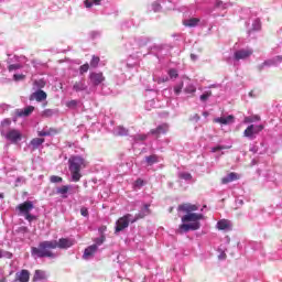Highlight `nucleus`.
<instances>
[{
	"label": "nucleus",
	"instance_id": "f257e3e1",
	"mask_svg": "<svg viewBox=\"0 0 282 282\" xmlns=\"http://www.w3.org/2000/svg\"><path fill=\"white\" fill-rule=\"evenodd\" d=\"M76 243L75 239L72 238H61L57 240H45L39 243L37 247L31 248V254L34 259H56L58 253H54L52 250L59 248L61 250H67Z\"/></svg>",
	"mask_w": 282,
	"mask_h": 282
},
{
	"label": "nucleus",
	"instance_id": "f03ea898",
	"mask_svg": "<svg viewBox=\"0 0 282 282\" xmlns=\"http://www.w3.org/2000/svg\"><path fill=\"white\" fill-rule=\"evenodd\" d=\"M177 210L187 213L182 217V225L180 226L181 232H191V230H199L202 228V219H205L204 214H197L195 210H199V206L193 204L180 205Z\"/></svg>",
	"mask_w": 282,
	"mask_h": 282
},
{
	"label": "nucleus",
	"instance_id": "7ed1b4c3",
	"mask_svg": "<svg viewBox=\"0 0 282 282\" xmlns=\"http://www.w3.org/2000/svg\"><path fill=\"white\" fill-rule=\"evenodd\" d=\"M86 167H87V161H85L83 156L80 155L70 156L68 160V169L70 171L72 182H80V177H83V174H80V170Z\"/></svg>",
	"mask_w": 282,
	"mask_h": 282
},
{
	"label": "nucleus",
	"instance_id": "20e7f679",
	"mask_svg": "<svg viewBox=\"0 0 282 282\" xmlns=\"http://www.w3.org/2000/svg\"><path fill=\"white\" fill-rule=\"evenodd\" d=\"M17 209L19 210L20 215L26 219V221H34L36 216L30 214L34 210V203L32 200H26L20 205H18Z\"/></svg>",
	"mask_w": 282,
	"mask_h": 282
},
{
	"label": "nucleus",
	"instance_id": "39448f33",
	"mask_svg": "<svg viewBox=\"0 0 282 282\" xmlns=\"http://www.w3.org/2000/svg\"><path fill=\"white\" fill-rule=\"evenodd\" d=\"M0 133L11 144H19V142L23 140V133H21L18 129H10L7 132L1 130Z\"/></svg>",
	"mask_w": 282,
	"mask_h": 282
},
{
	"label": "nucleus",
	"instance_id": "423d86ee",
	"mask_svg": "<svg viewBox=\"0 0 282 282\" xmlns=\"http://www.w3.org/2000/svg\"><path fill=\"white\" fill-rule=\"evenodd\" d=\"M264 129L263 124H250L245 131L243 137L248 138L249 140H254L257 138V134L261 133V131Z\"/></svg>",
	"mask_w": 282,
	"mask_h": 282
},
{
	"label": "nucleus",
	"instance_id": "0eeeda50",
	"mask_svg": "<svg viewBox=\"0 0 282 282\" xmlns=\"http://www.w3.org/2000/svg\"><path fill=\"white\" fill-rule=\"evenodd\" d=\"M131 219H133V215L131 214H126L123 217L119 218L117 220L116 232H122L124 228H129V224H131Z\"/></svg>",
	"mask_w": 282,
	"mask_h": 282
},
{
	"label": "nucleus",
	"instance_id": "6e6552de",
	"mask_svg": "<svg viewBox=\"0 0 282 282\" xmlns=\"http://www.w3.org/2000/svg\"><path fill=\"white\" fill-rule=\"evenodd\" d=\"M78 193L80 191V186L78 185H63L57 188V195H62L64 199H67V193Z\"/></svg>",
	"mask_w": 282,
	"mask_h": 282
},
{
	"label": "nucleus",
	"instance_id": "1a4fd4ad",
	"mask_svg": "<svg viewBox=\"0 0 282 282\" xmlns=\"http://www.w3.org/2000/svg\"><path fill=\"white\" fill-rule=\"evenodd\" d=\"M252 54V48H241L234 53V58L235 61H246V58H250Z\"/></svg>",
	"mask_w": 282,
	"mask_h": 282
},
{
	"label": "nucleus",
	"instance_id": "9d476101",
	"mask_svg": "<svg viewBox=\"0 0 282 282\" xmlns=\"http://www.w3.org/2000/svg\"><path fill=\"white\" fill-rule=\"evenodd\" d=\"M89 80L94 87H98V85H102V83H105L106 78L102 73L93 72L89 74Z\"/></svg>",
	"mask_w": 282,
	"mask_h": 282
},
{
	"label": "nucleus",
	"instance_id": "9b49d317",
	"mask_svg": "<svg viewBox=\"0 0 282 282\" xmlns=\"http://www.w3.org/2000/svg\"><path fill=\"white\" fill-rule=\"evenodd\" d=\"M282 56L273 57L272 59L264 61L261 65L258 66L259 72H262L263 67H276L281 65Z\"/></svg>",
	"mask_w": 282,
	"mask_h": 282
},
{
	"label": "nucleus",
	"instance_id": "f8f14e48",
	"mask_svg": "<svg viewBox=\"0 0 282 282\" xmlns=\"http://www.w3.org/2000/svg\"><path fill=\"white\" fill-rule=\"evenodd\" d=\"M150 206L151 205L145 204L143 206V208L138 214L132 216L131 224H135V221H138L139 219H144V217H147V215H151V209H149Z\"/></svg>",
	"mask_w": 282,
	"mask_h": 282
},
{
	"label": "nucleus",
	"instance_id": "ddd939ff",
	"mask_svg": "<svg viewBox=\"0 0 282 282\" xmlns=\"http://www.w3.org/2000/svg\"><path fill=\"white\" fill-rule=\"evenodd\" d=\"M214 122L216 124H221V126H228V124H235V116L229 115V116H223V117H217L214 119Z\"/></svg>",
	"mask_w": 282,
	"mask_h": 282
},
{
	"label": "nucleus",
	"instance_id": "4468645a",
	"mask_svg": "<svg viewBox=\"0 0 282 282\" xmlns=\"http://www.w3.org/2000/svg\"><path fill=\"white\" fill-rule=\"evenodd\" d=\"M73 91H76L77 94L80 91H89V86H87V82L82 78L73 84Z\"/></svg>",
	"mask_w": 282,
	"mask_h": 282
},
{
	"label": "nucleus",
	"instance_id": "2eb2a0df",
	"mask_svg": "<svg viewBox=\"0 0 282 282\" xmlns=\"http://www.w3.org/2000/svg\"><path fill=\"white\" fill-rule=\"evenodd\" d=\"M216 228L218 230H225V232H228L232 230V223L228 219H220L217 221Z\"/></svg>",
	"mask_w": 282,
	"mask_h": 282
},
{
	"label": "nucleus",
	"instance_id": "dca6fc26",
	"mask_svg": "<svg viewBox=\"0 0 282 282\" xmlns=\"http://www.w3.org/2000/svg\"><path fill=\"white\" fill-rule=\"evenodd\" d=\"M96 252H98V245H91L85 249L83 259H85L86 261L89 259H94Z\"/></svg>",
	"mask_w": 282,
	"mask_h": 282
},
{
	"label": "nucleus",
	"instance_id": "f3484780",
	"mask_svg": "<svg viewBox=\"0 0 282 282\" xmlns=\"http://www.w3.org/2000/svg\"><path fill=\"white\" fill-rule=\"evenodd\" d=\"M30 100H36V102H43V100H47V93L39 89L35 93L31 94Z\"/></svg>",
	"mask_w": 282,
	"mask_h": 282
},
{
	"label": "nucleus",
	"instance_id": "a211bd4d",
	"mask_svg": "<svg viewBox=\"0 0 282 282\" xmlns=\"http://www.w3.org/2000/svg\"><path fill=\"white\" fill-rule=\"evenodd\" d=\"M15 281L19 282H30V271L23 269L15 273Z\"/></svg>",
	"mask_w": 282,
	"mask_h": 282
},
{
	"label": "nucleus",
	"instance_id": "6ab92c4d",
	"mask_svg": "<svg viewBox=\"0 0 282 282\" xmlns=\"http://www.w3.org/2000/svg\"><path fill=\"white\" fill-rule=\"evenodd\" d=\"M167 132H169V124H166V123H163V124L159 126L156 129H152L150 131V133L152 135H162Z\"/></svg>",
	"mask_w": 282,
	"mask_h": 282
},
{
	"label": "nucleus",
	"instance_id": "aec40b11",
	"mask_svg": "<svg viewBox=\"0 0 282 282\" xmlns=\"http://www.w3.org/2000/svg\"><path fill=\"white\" fill-rule=\"evenodd\" d=\"M237 180H239V175H237V173L235 172H231L227 176L221 178V184H230V182H235Z\"/></svg>",
	"mask_w": 282,
	"mask_h": 282
},
{
	"label": "nucleus",
	"instance_id": "412c9836",
	"mask_svg": "<svg viewBox=\"0 0 282 282\" xmlns=\"http://www.w3.org/2000/svg\"><path fill=\"white\" fill-rule=\"evenodd\" d=\"M56 133H58V130L54 129V128H50L46 130H41L37 132V135H40V138H46L48 135H56Z\"/></svg>",
	"mask_w": 282,
	"mask_h": 282
},
{
	"label": "nucleus",
	"instance_id": "4be33fe9",
	"mask_svg": "<svg viewBox=\"0 0 282 282\" xmlns=\"http://www.w3.org/2000/svg\"><path fill=\"white\" fill-rule=\"evenodd\" d=\"M32 111H34V106H28L23 110H17L15 113L19 118H21L23 116H30V113H32Z\"/></svg>",
	"mask_w": 282,
	"mask_h": 282
},
{
	"label": "nucleus",
	"instance_id": "5701e85b",
	"mask_svg": "<svg viewBox=\"0 0 282 282\" xmlns=\"http://www.w3.org/2000/svg\"><path fill=\"white\" fill-rule=\"evenodd\" d=\"M47 279V274L43 270H35L33 281H45Z\"/></svg>",
	"mask_w": 282,
	"mask_h": 282
},
{
	"label": "nucleus",
	"instance_id": "b1692460",
	"mask_svg": "<svg viewBox=\"0 0 282 282\" xmlns=\"http://www.w3.org/2000/svg\"><path fill=\"white\" fill-rule=\"evenodd\" d=\"M199 23V19L197 18H192V19H188V20H184L183 24L186 26V28H196V25Z\"/></svg>",
	"mask_w": 282,
	"mask_h": 282
},
{
	"label": "nucleus",
	"instance_id": "393cba45",
	"mask_svg": "<svg viewBox=\"0 0 282 282\" xmlns=\"http://www.w3.org/2000/svg\"><path fill=\"white\" fill-rule=\"evenodd\" d=\"M43 142H45V139L35 138L31 140L30 145L33 150H36L39 147H41V144H43Z\"/></svg>",
	"mask_w": 282,
	"mask_h": 282
},
{
	"label": "nucleus",
	"instance_id": "a878e982",
	"mask_svg": "<svg viewBox=\"0 0 282 282\" xmlns=\"http://www.w3.org/2000/svg\"><path fill=\"white\" fill-rule=\"evenodd\" d=\"M145 162L149 166H153V164H158L160 160L158 159V155L152 154V155L145 156Z\"/></svg>",
	"mask_w": 282,
	"mask_h": 282
},
{
	"label": "nucleus",
	"instance_id": "bb28decb",
	"mask_svg": "<svg viewBox=\"0 0 282 282\" xmlns=\"http://www.w3.org/2000/svg\"><path fill=\"white\" fill-rule=\"evenodd\" d=\"M115 131L117 135H129V130L122 126H118Z\"/></svg>",
	"mask_w": 282,
	"mask_h": 282
},
{
	"label": "nucleus",
	"instance_id": "cd10ccee",
	"mask_svg": "<svg viewBox=\"0 0 282 282\" xmlns=\"http://www.w3.org/2000/svg\"><path fill=\"white\" fill-rule=\"evenodd\" d=\"M178 177H181V180H185V182H191L193 180V175L188 172L180 173Z\"/></svg>",
	"mask_w": 282,
	"mask_h": 282
},
{
	"label": "nucleus",
	"instance_id": "c85d7f7f",
	"mask_svg": "<svg viewBox=\"0 0 282 282\" xmlns=\"http://www.w3.org/2000/svg\"><path fill=\"white\" fill-rule=\"evenodd\" d=\"M99 63H100V57L94 55L91 61H90V67L96 69V67H98Z\"/></svg>",
	"mask_w": 282,
	"mask_h": 282
},
{
	"label": "nucleus",
	"instance_id": "c756f323",
	"mask_svg": "<svg viewBox=\"0 0 282 282\" xmlns=\"http://www.w3.org/2000/svg\"><path fill=\"white\" fill-rule=\"evenodd\" d=\"M184 91L185 94H195V91H197V88L195 87V85L189 84L185 87Z\"/></svg>",
	"mask_w": 282,
	"mask_h": 282
},
{
	"label": "nucleus",
	"instance_id": "7c9ffc66",
	"mask_svg": "<svg viewBox=\"0 0 282 282\" xmlns=\"http://www.w3.org/2000/svg\"><path fill=\"white\" fill-rule=\"evenodd\" d=\"M78 102L79 101L76 100V99L69 100V101L66 102V107L68 109H76V107H78Z\"/></svg>",
	"mask_w": 282,
	"mask_h": 282
},
{
	"label": "nucleus",
	"instance_id": "2f4dec72",
	"mask_svg": "<svg viewBox=\"0 0 282 282\" xmlns=\"http://www.w3.org/2000/svg\"><path fill=\"white\" fill-rule=\"evenodd\" d=\"M54 116V110L45 109L42 111V118H52Z\"/></svg>",
	"mask_w": 282,
	"mask_h": 282
},
{
	"label": "nucleus",
	"instance_id": "473e14b6",
	"mask_svg": "<svg viewBox=\"0 0 282 282\" xmlns=\"http://www.w3.org/2000/svg\"><path fill=\"white\" fill-rule=\"evenodd\" d=\"M50 182H51L52 184H61V182H63V177L56 176V175H52V176L50 177Z\"/></svg>",
	"mask_w": 282,
	"mask_h": 282
},
{
	"label": "nucleus",
	"instance_id": "72a5a7b5",
	"mask_svg": "<svg viewBox=\"0 0 282 282\" xmlns=\"http://www.w3.org/2000/svg\"><path fill=\"white\" fill-rule=\"evenodd\" d=\"M12 259V252L10 251H3V249H0V259Z\"/></svg>",
	"mask_w": 282,
	"mask_h": 282
},
{
	"label": "nucleus",
	"instance_id": "f704fd0d",
	"mask_svg": "<svg viewBox=\"0 0 282 282\" xmlns=\"http://www.w3.org/2000/svg\"><path fill=\"white\" fill-rule=\"evenodd\" d=\"M182 89H184V83L177 84L176 86H174V94H176V96H180V94H182Z\"/></svg>",
	"mask_w": 282,
	"mask_h": 282
},
{
	"label": "nucleus",
	"instance_id": "c9c22d12",
	"mask_svg": "<svg viewBox=\"0 0 282 282\" xmlns=\"http://www.w3.org/2000/svg\"><path fill=\"white\" fill-rule=\"evenodd\" d=\"M148 135L147 134H135L133 137L134 142H144L147 140Z\"/></svg>",
	"mask_w": 282,
	"mask_h": 282
},
{
	"label": "nucleus",
	"instance_id": "e433bc0d",
	"mask_svg": "<svg viewBox=\"0 0 282 282\" xmlns=\"http://www.w3.org/2000/svg\"><path fill=\"white\" fill-rule=\"evenodd\" d=\"M252 30H254V31L261 30V20H259V19L253 20Z\"/></svg>",
	"mask_w": 282,
	"mask_h": 282
},
{
	"label": "nucleus",
	"instance_id": "4c0bfd02",
	"mask_svg": "<svg viewBox=\"0 0 282 282\" xmlns=\"http://www.w3.org/2000/svg\"><path fill=\"white\" fill-rule=\"evenodd\" d=\"M87 72H89V64L88 63L82 65L80 68H79V74H87Z\"/></svg>",
	"mask_w": 282,
	"mask_h": 282
},
{
	"label": "nucleus",
	"instance_id": "58836bf2",
	"mask_svg": "<svg viewBox=\"0 0 282 282\" xmlns=\"http://www.w3.org/2000/svg\"><path fill=\"white\" fill-rule=\"evenodd\" d=\"M167 74L170 78H177V76H180V74L177 73V69L175 68H171Z\"/></svg>",
	"mask_w": 282,
	"mask_h": 282
},
{
	"label": "nucleus",
	"instance_id": "ea45409f",
	"mask_svg": "<svg viewBox=\"0 0 282 282\" xmlns=\"http://www.w3.org/2000/svg\"><path fill=\"white\" fill-rule=\"evenodd\" d=\"M102 243H105V236H100L99 238L95 239V246H97V249L98 246H102Z\"/></svg>",
	"mask_w": 282,
	"mask_h": 282
},
{
	"label": "nucleus",
	"instance_id": "a19ab883",
	"mask_svg": "<svg viewBox=\"0 0 282 282\" xmlns=\"http://www.w3.org/2000/svg\"><path fill=\"white\" fill-rule=\"evenodd\" d=\"M152 10L153 12H160L162 10V6L160 4V2L152 3Z\"/></svg>",
	"mask_w": 282,
	"mask_h": 282
},
{
	"label": "nucleus",
	"instance_id": "79ce46f5",
	"mask_svg": "<svg viewBox=\"0 0 282 282\" xmlns=\"http://www.w3.org/2000/svg\"><path fill=\"white\" fill-rule=\"evenodd\" d=\"M34 86L37 87V89H43V87H45V82L44 80H35Z\"/></svg>",
	"mask_w": 282,
	"mask_h": 282
},
{
	"label": "nucleus",
	"instance_id": "37998d69",
	"mask_svg": "<svg viewBox=\"0 0 282 282\" xmlns=\"http://www.w3.org/2000/svg\"><path fill=\"white\" fill-rule=\"evenodd\" d=\"M134 186H135V188H142L144 186V181L142 178H138L134 182Z\"/></svg>",
	"mask_w": 282,
	"mask_h": 282
},
{
	"label": "nucleus",
	"instance_id": "c03bdc74",
	"mask_svg": "<svg viewBox=\"0 0 282 282\" xmlns=\"http://www.w3.org/2000/svg\"><path fill=\"white\" fill-rule=\"evenodd\" d=\"M216 8H221L223 10H226V8H228V3H224L223 1L217 0Z\"/></svg>",
	"mask_w": 282,
	"mask_h": 282
},
{
	"label": "nucleus",
	"instance_id": "a18cd8bd",
	"mask_svg": "<svg viewBox=\"0 0 282 282\" xmlns=\"http://www.w3.org/2000/svg\"><path fill=\"white\" fill-rule=\"evenodd\" d=\"M17 69H21V64H11L9 66V72H14Z\"/></svg>",
	"mask_w": 282,
	"mask_h": 282
},
{
	"label": "nucleus",
	"instance_id": "49530a36",
	"mask_svg": "<svg viewBox=\"0 0 282 282\" xmlns=\"http://www.w3.org/2000/svg\"><path fill=\"white\" fill-rule=\"evenodd\" d=\"M24 78H25V75H23V74H14L13 75V80H17V82L23 80Z\"/></svg>",
	"mask_w": 282,
	"mask_h": 282
},
{
	"label": "nucleus",
	"instance_id": "de8ad7c7",
	"mask_svg": "<svg viewBox=\"0 0 282 282\" xmlns=\"http://www.w3.org/2000/svg\"><path fill=\"white\" fill-rule=\"evenodd\" d=\"M212 94L210 93H205L203 95H200V100L203 102H206V100H208V98H210Z\"/></svg>",
	"mask_w": 282,
	"mask_h": 282
},
{
	"label": "nucleus",
	"instance_id": "09e8293b",
	"mask_svg": "<svg viewBox=\"0 0 282 282\" xmlns=\"http://www.w3.org/2000/svg\"><path fill=\"white\" fill-rule=\"evenodd\" d=\"M80 214L83 217H89V210L87 209V207H82Z\"/></svg>",
	"mask_w": 282,
	"mask_h": 282
},
{
	"label": "nucleus",
	"instance_id": "8fccbe9b",
	"mask_svg": "<svg viewBox=\"0 0 282 282\" xmlns=\"http://www.w3.org/2000/svg\"><path fill=\"white\" fill-rule=\"evenodd\" d=\"M2 127H10V124H12V121L10 119H4L2 122H1Z\"/></svg>",
	"mask_w": 282,
	"mask_h": 282
},
{
	"label": "nucleus",
	"instance_id": "3c124183",
	"mask_svg": "<svg viewBox=\"0 0 282 282\" xmlns=\"http://www.w3.org/2000/svg\"><path fill=\"white\" fill-rule=\"evenodd\" d=\"M224 147L218 145V147H214L212 148V153H217V151H223Z\"/></svg>",
	"mask_w": 282,
	"mask_h": 282
},
{
	"label": "nucleus",
	"instance_id": "603ef678",
	"mask_svg": "<svg viewBox=\"0 0 282 282\" xmlns=\"http://www.w3.org/2000/svg\"><path fill=\"white\" fill-rule=\"evenodd\" d=\"M243 122L245 124H250V122H254V119H252V117H246Z\"/></svg>",
	"mask_w": 282,
	"mask_h": 282
},
{
	"label": "nucleus",
	"instance_id": "864d4df0",
	"mask_svg": "<svg viewBox=\"0 0 282 282\" xmlns=\"http://www.w3.org/2000/svg\"><path fill=\"white\" fill-rule=\"evenodd\" d=\"M84 6H85V8H91L94 6V2H91L89 0H85Z\"/></svg>",
	"mask_w": 282,
	"mask_h": 282
},
{
	"label": "nucleus",
	"instance_id": "5fc2aeb1",
	"mask_svg": "<svg viewBox=\"0 0 282 282\" xmlns=\"http://www.w3.org/2000/svg\"><path fill=\"white\" fill-rule=\"evenodd\" d=\"M251 118H252L253 122H259V120H261V117H259L257 115Z\"/></svg>",
	"mask_w": 282,
	"mask_h": 282
},
{
	"label": "nucleus",
	"instance_id": "6e6d98bb",
	"mask_svg": "<svg viewBox=\"0 0 282 282\" xmlns=\"http://www.w3.org/2000/svg\"><path fill=\"white\" fill-rule=\"evenodd\" d=\"M169 82V77H163L159 80V83H167Z\"/></svg>",
	"mask_w": 282,
	"mask_h": 282
},
{
	"label": "nucleus",
	"instance_id": "4d7b16f0",
	"mask_svg": "<svg viewBox=\"0 0 282 282\" xmlns=\"http://www.w3.org/2000/svg\"><path fill=\"white\" fill-rule=\"evenodd\" d=\"M218 259H220V260H224V259H226V253H220L219 256H218Z\"/></svg>",
	"mask_w": 282,
	"mask_h": 282
},
{
	"label": "nucleus",
	"instance_id": "13d9d810",
	"mask_svg": "<svg viewBox=\"0 0 282 282\" xmlns=\"http://www.w3.org/2000/svg\"><path fill=\"white\" fill-rule=\"evenodd\" d=\"M93 1V3H95L96 6H100V0H90Z\"/></svg>",
	"mask_w": 282,
	"mask_h": 282
},
{
	"label": "nucleus",
	"instance_id": "bf43d9fd",
	"mask_svg": "<svg viewBox=\"0 0 282 282\" xmlns=\"http://www.w3.org/2000/svg\"><path fill=\"white\" fill-rule=\"evenodd\" d=\"M191 58H192V61H197V55L191 54Z\"/></svg>",
	"mask_w": 282,
	"mask_h": 282
},
{
	"label": "nucleus",
	"instance_id": "052dcab7",
	"mask_svg": "<svg viewBox=\"0 0 282 282\" xmlns=\"http://www.w3.org/2000/svg\"><path fill=\"white\" fill-rule=\"evenodd\" d=\"M0 199H3V194H0Z\"/></svg>",
	"mask_w": 282,
	"mask_h": 282
},
{
	"label": "nucleus",
	"instance_id": "680f3d73",
	"mask_svg": "<svg viewBox=\"0 0 282 282\" xmlns=\"http://www.w3.org/2000/svg\"><path fill=\"white\" fill-rule=\"evenodd\" d=\"M249 96H252V93H249Z\"/></svg>",
	"mask_w": 282,
	"mask_h": 282
},
{
	"label": "nucleus",
	"instance_id": "e2e57ef3",
	"mask_svg": "<svg viewBox=\"0 0 282 282\" xmlns=\"http://www.w3.org/2000/svg\"><path fill=\"white\" fill-rule=\"evenodd\" d=\"M240 204H243V200H240Z\"/></svg>",
	"mask_w": 282,
	"mask_h": 282
}]
</instances>
